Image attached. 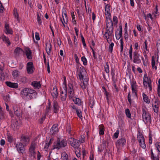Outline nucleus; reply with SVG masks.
I'll use <instances>...</instances> for the list:
<instances>
[{
	"label": "nucleus",
	"instance_id": "1",
	"mask_svg": "<svg viewBox=\"0 0 160 160\" xmlns=\"http://www.w3.org/2000/svg\"><path fill=\"white\" fill-rule=\"evenodd\" d=\"M129 56L130 60L132 61L134 63L138 64L141 62L140 58V54L138 53V51H135L133 52L132 56V45H131L129 51Z\"/></svg>",
	"mask_w": 160,
	"mask_h": 160
},
{
	"label": "nucleus",
	"instance_id": "2",
	"mask_svg": "<svg viewBox=\"0 0 160 160\" xmlns=\"http://www.w3.org/2000/svg\"><path fill=\"white\" fill-rule=\"evenodd\" d=\"M106 31L103 35L104 38L107 39V41L108 43H110L108 39L111 36L113 33L114 28L113 27V23L112 22H106Z\"/></svg>",
	"mask_w": 160,
	"mask_h": 160
},
{
	"label": "nucleus",
	"instance_id": "3",
	"mask_svg": "<svg viewBox=\"0 0 160 160\" xmlns=\"http://www.w3.org/2000/svg\"><path fill=\"white\" fill-rule=\"evenodd\" d=\"M67 145V142L66 139H63L60 140V138H58L57 141L54 142L52 146V149H59L65 147Z\"/></svg>",
	"mask_w": 160,
	"mask_h": 160
},
{
	"label": "nucleus",
	"instance_id": "4",
	"mask_svg": "<svg viewBox=\"0 0 160 160\" xmlns=\"http://www.w3.org/2000/svg\"><path fill=\"white\" fill-rule=\"evenodd\" d=\"M142 118L143 121L145 124L147 123L148 122L150 123L151 121V117L150 113L147 111L146 109L144 108H142Z\"/></svg>",
	"mask_w": 160,
	"mask_h": 160
},
{
	"label": "nucleus",
	"instance_id": "5",
	"mask_svg": "<svg viewBox=\"0 0 160 160\" xmlns=\"http://www.w3.org/2000/svg\"><path fill=\"white\" fill-rule=\"evenodd\" d=\"M14 113L17 117H21L22 114V111L20 106L18 105H15L13 106Z\"/></svg>",
	"mask_w": 160,
	"mask_h": 160
},
{
	"label": "nucleus",
	"instance_id": "6",
	"mask_svg": "<svg viewBox=\"0 0 160 160\" xmlns=\"http://www.w3.org/2000/svg\"><path fill=\"white\" fill-rule=\"evenodd\" d=\"M28 98L30 99L35 98L37 95V93L35 90L29 88H28Z\"/></svg>",
	"mask_w": 160,
	"mask_h": 160
},
{
	"label": "nucleus",
	"instance_id": "7",
	"mask_svg": "<svg viewBox=\"0 0 160 160\" xmlns=\"http://www.w3.org/2000/svg\"><path fill=\"white\" fill-rule=\"evenodd\" d=\"M138 139L140 147L143 149H145L146 148V145L145 143L144 137L142 135H140L138 137Z\"/></svg>",
	"mask_w": 160,
	"mask_h": 160
},
{
	"label": "nucleus",
	"instance_id": "8",
	"mask_svg": "<svg viewBox=\"0 0 160 160\" xmlns=\"http://www.w3.org/2000/svg\"><path fill=\"white\" fill-rule=\"evenodd\" d=\"M27 71L28 73L29 74H32L33 72L34 68L32 62H28L27 64Z\"/></svg>",
	"mask_w": 160,
	"mask_h": 160
},
{
	"label": "nucleus",
	"instance_id": "9",
	"mask_svg": "<svg viewBox=\"0 0 160 160\" xmlns=\"http://www.w3.org/2000/svg\"><path fill=\"white\" fill-rule=\"evenodd\" d=\"M69 87L68 89V97L70 99H72L74 97V92L72 85L71 83L68 84Z\"/></svg>",
	"mask_w": 160,
	"mask_h": 160
},
{
	"label": "nucleus",
	"instance_id": "10",
	"mask_svg": "<svg viewBox=\"0 0 160 160\" xmlns=\"http://www.w3.org/2000/svg\"><path fill=\"white\" fill-rule=\"evenodd\" d=\"M16 147L17 150L19 153H23L24 151V147L22 143L19 142L16 144Z\"/></svg>",
	"mask_w": 160,
	"mask_h": 160
},
{
	"label": "nucleus",
	"instance_id": "11",
	"mask_svg": "<svg viewBox=\"0 0 160 160\" xmlns=\"http://www.w3.org/2000/svg\"><path fill=\"white\" fill-rule=\"evenodd\" d=\"M24 52L26 54L27 58L29 59H32V52L30 49L28 47H26L24 48Z\"/></svg>",
	"mask_w": 160,
	"mask_h": 160
},
{
	"label": "nucleus",
	"instance_id": "12",
	"mask_svg": "<svg viewBox=\"0 0 160 160\" xmlns=\"http://www.w3.org/2000/svg\"><path fill=\"white\" fill-rule=\"evenodd\" d=\"M126 140L124 138H121L118 140L116 143V145L117 146H123L126 144Z\"/></svg>",
	"mask_w": 160,
	"mask_h": 160
},
{
	"label": "nucleus",
	"instance_id": "13",
	"mask_svg": "<svg viewBox=\"0 0 160 160\" xmlns=\"http://www.w3.org/2000/svg\"><path fill=\"white\" fill-rule=\"evenodd\" d=\"M64 89L65 90L64 92L63 91L61 92V99L62 101H65L67 97V88L64 87Z\"/></svg>",
	"mask_w": 160,
	"mask_h": 160
},
{
	"label": "nucleus",
	"instance_id": "14",
	"mask_svg": "<svg viewBox=\"0 0 160 160\" xmlns=\"http://www.w3.org/2000/svg\"><path fill=\"white\" fill-rule=\"evenodd\" d=\"M45 49L47 54L49 55L52 50V45L50 42L45 43Z\"/></svg>",
	"mask_w": 160,
	"mask_h": 160
},
{
	"label": "nucleus",
	"instance_id": "15",
	"mask_svg": "<svg viewBox=\"0 0 160 160\" xmlns=\"http://www.w3.org/2000/svg\"><path fill=\"white\" fill-rule=\"evenodd\" d=\"M7 85L11 88H17L18 87V84L17 83L12 82H10L7 81L5 82Z\"/></svg>",
	"mask_w": 160,
	"mask_h": 160
},
{
	"label": "nucleus",
	"instance_id": "16",
	"mask_svg": "<svg viewBox=\"0 0 160 160\" xmlns=\"http://www.w3.org/2000/svg\"><path fill=\"white\" fill-rule=\"evenodd\" d=\"M58 131V125L54 124L51 129L50 132L52 135L55 134Z\"/></svg>",
	"mask_w": 160,
	"mask_h": 160
},
{
	"label": "nucleus",
	"instance_id": "17",
	"mask_svg": "<svg viewBox=\"0 0 160 160\" xmlns=\"http://www.w3.org/2000/svg\"><path fill=\"white\" fill-rule=\"evenodd\" d=\"M86 70L83 67L80 68V70L78 74V76L80 80L82 79L83 78L84 74L85 73Z\"/></svg>",
	"mask_w": 160,
	"mask_h": 160
},
{
	"label": "nucleus",
	"instance_id": "18",
	"mask_svg": "<svg viewBox=\"0 0 160 160\" xmlns=\"http://www.w3.org/2000/svg\"><path fill=\"white\" fill-rule=\"evenodd\" d=\"M151 81V79H149L147 76L146 74H145L143 77V84L144 87L147 88L148 84L149 83L150 81Z\"/></svg>",
	"mask_w": 160,
	"mask_h": 160
},
{
	"label": "nucleus",
	"instance_id": "19",
	"mask_svg": "<svg viewBox=\"0 0 160 160\" xmlns=\"http://www.w3.org/2000/svg\"><path fill=\"white\" fill-rule=\"evenodd\" d=\"M21 141L25 144H27L29 142V138L22 135L21 137Z\"/></svg>",
	"mask_w": 160,
	"mask_h": 160
},
{
	"label": "nucleus",
	"instance_id": "20",
	"mask_svg": "<svg viewBox=\"0 0 160 160\" xmlns=\"http://www.w3.org/2000/svg\"><path fill=\"white\" fill-rule=\"evenodd\" d=\"M5 28L6 31V33L8 34H12L13 32L11 29L9 28V24L6 23L5 25Z\"/></svg>",
	"mask_w": 160,
	"mask_h": 160
},
{
	"label": "nucleus",
	"instance_id": "21",
	"mask_svg": "<svg viewBox=\"0 0 160 160\" xmlns=\"http://www.w3.org/2000/svg\"><path fill=\"white\" fill-rule=\"evenodd\" d=\"M28 88H25L21 90V94L22 95V97L28 96Z\"/></svg>",
	"mask_w": 160,
	"mask_h": 160
},
{
	"label": "nucleus",
	"instance_id": "22",
	"mask_svg": "<svg viewBox=\"0 0 160 160\" xmlns=\"http://www.w3.org/2000/svg\"><path fill=\"white\" fill-rule=\"evenodd\" d=\"M31 85L33 86L35 88H39L41 87L40 82L37 81H33L31 83Z\"/></svg>",
	"mask_w": 160,
	"mask_h": 160
},
{
	"label": "nucleus",
	"instance_id": "23",
	"mask_svg": "<svg viewBox=\"0 0 160 160\" xmlns=\"http://www.w3.org/2000/svg\"><path fill=\"white\" fill-rule=\"evenodd\" d=\"M62 17L63 19V21H62V19H61V20L62 21V23L63 25V26L65 27V25L64 24V23H67L68 22V17L67 15V14L65 13H62Z\"/></svg>",
	"mask_w": 160,
	"mask_h": 160
},
{
	"label": "nucleus",
	"instance_id": "24",
	"mask_svg": "<svg viewBox=\"0 0 160 160\" xmlns=\"http://www.w3.org/2000/svg\"><path fill=\"white\" fill-rule=\"evenodd\" d=\"M53 107L54 108V112L55 113H57L59 109V107L58 102L56 101H54Z\"/></svg>",
	"mask_w": 160,
	"mask_h": 160
},
{
	"label": "nucleus",
	"instance_id": "25",
	"mask_svg": "<svg viewBox=\"0 0 160 160\" xmlns=\"http://www.w3.org/2000/svg\"><path fill=\"white\" fill-rule=\"evenodd\" d=\"M73 141V147L74 148H78V147L80 144V141L73 138L72 139Z\"/></svg>",
	"mask_w": 160,
	"mask_h": 160
},
{
	"label": "nucleus",
	"instance_id": "26",
	"mask_svg": "<svg viewBox=\"0 0 160 160\" xmlns=\"http://www.w3.org/2000/svg\"><path fill=\"white\" fill-rule=\"evenodd\" d=\"M3 67H0V81H4L5 79V75L2 72Z\"/></svg>",
	"mask_w": 160,
	"mask_h": 160
},
{
	"label": "nucleus",
	"instance_id": "27",
	"mask_svg": "<svg viewBox=\"0 0 160 160\" xmlns=\"http://www.w3.org/2000/svg\"><path fill=\"white\" fill-rule=\"evenodd\" d=\"M99 134L100 135H102L104 134V127L102 125H99Z\"/></svg>",
	"mask_w": 160,
	"mask_h": 160
},
{
	"label": "nucleus",
	"instance_id": "28",
	"mask_svg": "<svg viewBox=\"0 0 160 160\" xmlns=\"http://www.w3.org/2000/svg\"><path fill=\"white\" fill-rule=\"evenodd\" d=\"M110 8L111 6L108 4L106 5L105 8V13L106 15L107 14H111L110 12Z\"/></svg>",
	"mask_w": 160,
	"mask_h": 160
},
{
	"label": "nucleus",
	"instance_id": "29",
	"mask_svg": "<svg viewBox=\"0 0 160 160\" xmlns=\"http://www.w3.org/2000/svg\"><path fill=\"white\" fill-rule=\"evenodd\" d=\"M12 125L14 126V129H18L20 126L18 121L17 120L14 121Z\"/></svg>",
	"mask_w": 160,
	"mask_h": 160
},
{
	"label": "nucleus",
	"instance_id": "30",
	"mask_svg": "<svg viewBox=\"0 0 160 160\" xmlns=\"http://www.w3.org/2000/svg\"><path fill=\"white\" fill-rule=\"evenodd\" d=\"M152 107H153V109L154 110V112L158 113V112L159 109L158 103H157L156 104L154 105H153V104L152 105Z\"/></svg>",
	"mask_w": 160,
	"mask_h": 160
},
{
	"label": "nucleus",
	"instance_id": "31",
	"mask_svg": "<svg viewBox=\"0 0 160 160\" xmlns=\"http://www.w3.org/2000/svg\"><path fill=\"white\" fill-rule=\"evenodd\" d=\"M32 146L30 147L29 149V151L30 153H32V155L33 154L34 155L35 154V147L34 145H34L33 144H32Z\"/></svg>",
	"mask_w": 160,
	"mask_h": 160
},
{
	"label": "nucleus",
	"instance_id": "32",
	"mask_svg": "<svg viewBox=\"0 0 160 160\" xmlns=\"http://www.w3.org/2000/svg\"><path fill=\"white\" fill-rule=\"evenodd\" d=\"M61 158L62 160H69L68 159V155L65 152L62 153Z\"/></svg>",
	"mask_w": 160,
	"mask_h": 160
},
{
	"label": "nucleus",
	"instance_id": "33",
	"mask_svg": "<svg viewBox=\"0 0 160 160\" xmlns=\"http://www.w3.org/2000/svg\"><path fill=\"white\" fill-rule=\"evenodd\" d=\"M94 99L92 98H90L89 100V105L90 107L92 108H93V106L94 105Z\"/></svg>",
	"mask_w": 160,
	"mask_h": 160
},
{
	"label": "nucleus",
	"instance_id": "34",
	"mask_svg": "<svg viewBox=\"0 0 160 160\" xmlns=\"http://www.w3.org/2000/svg\"><path fill=\"white\" fill-rule=\"evenodd\" d=\"M21 51H23V50L20 48L17 47L14 50V52L16 55H19Z\"/></svg>",
	"mask_w": 160,
	"mask_h": 160
},
{
	"label": "nucleus",
	"instance_id": "35",
	"mask_svg": "<svg viewBox=\"0 0 160 160\" xmlns=\"http://www.w3.org/2000/svg\"><path fill=\"white\" fill-rule=\"evenodd\" d=\"M54 92H52L51 94L53 98H56L58 95V92L56 88H53Z\"/></svg>",
	"mask_w": 160,
	"mask_h": 160
},
{
	"label": "nucleus",
	"instance_id": "36",
	"mask_svg": "<svg viewBox=\"0 0 160 160\" xmlns=\"http://www.w3.org/2000/svg\"><path fill=\"white\" fill-rule=\"evenodd\" d=\"M152 66L153 68H154L156 70L157 69V67L155 66V61L154 56H152Z\"/></svg>",
	"mask_w": 160,
	"mask_h": 160
},
{
	"label": "nucleus",
	"instance_id": "37",
	"mask_svg": "<svg viewBox=\"0 0 160 160\" xmlns=\"http://www.w3.org/2000/svg\"><path fill=\"white\" fill-rule=\"evenodd\" d=\"M119 38H117V37L116 36V38L117 40L119 39L120 38L122 37V26L121 25L119 26Z\"/></svg>",
	"mask_w": 160,
	"mask_h": 160
},
{
	"label": "nucleus",
	"instance_id": "38",
	"mask_svg": "<svg viewBox=\"0 0 160 160\" xmlns=\"http://www.w3.org/2000/svg\"><path fill=\"white\" fill-rule=\"evenodd\" d=\"M73 101L74 102L75 104H77L78 105H81V100L79 98H76L75 100L73 99Z\"/></svg>",
	"mask_w": 160,
	"mask_h": 160
},
{
	"label": "nucleus",
	"instance_id": "39",
	"mask_svg": "<svg viewBox=\"0 0 160 160\" xmlns=\"http://www.w3.org/2000/svg\"><path fill=\"white\" fill-rule=\"evenodd\" d=\"M20 72L18 70H15L13 71L12 75L15 78L17 77L19 75Z\"/></svg>",
	"mask_w": 160,
	"mask_h": 160
},
{
	"label": "nucleus",
	"instance_id": "40",
	"mask_svg": "<svg viewBox=\"0 0 160 160\" xmlns=\"http://www.w3.org/2000/svg\"><path fill=\"white\" fill-rule=\"evenodd\" d=\"M84 80H85V82H84V81L83 80V83L81 85V87L83 89H84L86 88V85L88 83V80L87 79H85Z\"/></svg>",
	"mask_w": 160,
	"mask_h": 160
},
{
	"label": "nucleus",
	"instance_id": "41",
	"mask_svg": "<svg viewBox=\"0 0 160 160\" xmlns=\"http://www.w3.org/2000/svg\"><path fill=\"white\" fill-rule=\"evenodd\" d=\"M106 22H112V19L111 18V14H107V15H106Z\"/></svg>",
	"mask_w": 160,
	"mask_h": 160
},
{
	"label": "nucleus",
	"instance_id": "42",
	"mask_svg": "<svg viewBox=\"0 0 160 160\" xmlns=\"http://www.w3.org/2000/svg\"><path fill=\"white\" fill-rule=\"evenodd\" d=\"M125 114L126 115V116L128 118H131V114L130 110L129 109L127 108L125 110Z\"/></svg>",
	"mask_w": 160,
	"mask_h": 160
},
{
	"label": "nucleus",
	"instance_id": "43",
	"mask_svg": "<svg viewBox=\"0 0 160 160\" xmlns=\"http://www.w3.org/2000/svg\"><path fill=\"white\" fill-rule=\"evenodd\" d=\"M14 13L13 14L14 16V17L15 18H16L17 19V20L18 21L19 19H18V14L17 12V9L16 8H14Z\"/></svg>",
	"mask_w": 160,
	"mask_h": 160
},
{
	"label": "nucleus",
	"instance_id": "44",
	"mask_svg": "<svg viewBox=\"0 0 160 160\" xmlns=\"http://www.w3.org/2000/svg\"><path fill=\"white\" fill-rule=\"evenodd\" d=\"M3 40L6 43H7L8 44V45H9L11 44L9 38L8 37H6V36H4V37L3 38Z\"/></svg>",
	"mask_w": 160,
	"mask_h": 160
},
{
	"label": "nucleus",
	"instance_id": "45",
	"mask_svg": "<svg viewBox=\"0 0 160 160\" xmlns=\"http://www.w3.org/2000/svg\"><path fill=\"white\" fill-rule=\"evenodd\" d=\"M137 86H134L133 88H132V93H134V95L135 96H137Z\"/></svg>",
	"mask_w": 160,
	"mask_h": 160
},
{
	"label": "nucleus",
	"instance_id": "46",
	"mask_svg": "<svg viewBox=\"0 0 160 160\" xmlns=\"http://www.w3.org/2000/svg\"><path fill=\"white\" fill-rule=\"evenodd\" d=\"M81 60L84 65L86 66L87 64V60L85 56H83L81 58Z\"/></svg>",
	"mask_w": 160,
	"mask_h": 160
},
{
	"label": "nucleus",
	"instance_id": "47",
	"mask_svg": "<svg viewBox=\"0 0 160 160\" xmlns=\"http://www.w3.org/2000/svg\"><path fill=\"white\" fill-rule=\"evenodd\" d=\"M3 98L5 101L6 102H9L10 100V97L8 94L6 96H3Z\"/></svg>",
	"mask_w": 160,
	"mask_h": 160
},
{
	"label": "nucleus",
	"instance_id": "48",
	"mask_svg": "<svg viewBox=\"0 0 160 160\" xmlns=\"http://www.w3.org/2000/svg\"><path fill=\"white\" fill-rule=\"evenodd\" d=\"M104 68L106 72L108 73L109 72V65L108 62L106 63V65L105 66Z\"/></svg>",
	"mask_w": 160,
	"mask_h": 160
},
{
	"label": "nucleus",
	"instance_id": "49",
	"mask_svg": "<svg viewBox=\"0 0 160 160\" xmlns=\"http://www.w3.org/2000/svg\"><path fill=\"white\" fill-rule=\"evenodd\" d=\"M113 21L114 22L113 23L114 25H117L118 24V18H117V17L116 16H113Z\"/></svg>",
	"mask_w": 160,
	"mask_h": 160
},
{
	"label": "nucleus",
	"instance_id": "50",
	"mask_svg": "<svg viewBox=\"0 0 160 160\" xmlns=\"http://www.w3.org/2000/svg\"><path fill=\"white\" fill-rule=\"evenodd\" d=\"M76 113L78 116L81 119L82 118V112L81 111L76 110Z\"/></svg>",
	"mask_w": 160,
	"mask_h": 160
},
{
	"label": "nucleus",
	"instance_id": "51",
	"mask_svg": "<svg viewBox=\"0 0 160 160\" xmlns=\"http://www.w3.org/2000/svg\"><path fill=\"white\" fill-rule=\"evenodd\" d=\"M7 138L8 139V141L9 142L11 143L12 142L13 138L11 136V135H7Z\"/></svg>",
	"mask_w": 160,
	"mask_h": 160
},
{
	"label": "nucleus",
	"instance_id": "52",
	"mask_svg": "<svg viewBox=\"0 0 160 160\" xmlns=\"http://www.w3.org/2000/svg\"><path fill=\"white\" fill-rule=\"evenodd\" d=\"M81 37L82 39V43L83 44V45L84 47H86V44L85 42V40L84 39V37L82 36V33H81Z\"/></svg>",
	"mask_w": 160,
	"mask_h": 160
},
{
	"label": "nucleus",
	"instance_id": "53",
	"mask_svg": "<svg viewBox=\"0 0 160 160\" xmlns=\"http://www.w3.org/2000/svg\"><path fill=\"white\" fill-rule=\"evenodd\" d=\"M116 80L115 79V78L112 79V81L113 83L114 87L116 89V91L117 92H118V88L117 87V85L116 84Z\"/></svg>",
	"mask_w": 160,
	"mask_h": 160
},
{
	"label": "nucleus",
	"instance_id": "54",
	"mask_svg": "<svg viewBox=\"0 0 160 160\" xmlns=\"http://www.w3.org/2000/svg\"><path fill=\"white\" fill-rule=\"evenodd\" d=\"M71 15H72V22H73V23H74L75 24H76V20H75V15H74V13L73 12H72Z\"/></svg>",
	"mask_w": 160,
	"mask_h": 160
},
{
	"label": "nucleus",
	"instance_id": "55",
	"mask_svg": "<svg viewBox=\"0 0 160 160\" xmlns=\"http://www.w3.org/2000/svg\"><path fill=\"white\" fill-rule=\"evenodd\" d=\"M114 44L113 42H112L109 45V51L111 52L112 53V50H113V47L114 46Z\"/></svg>",
	"mask_w": 160,
	"mask_h": 160
},
{
	"label": "nucleus",
	"instance_id": "56",
	"mask_svg": "<svg viewBox=\"0 0 160 160\" xmlns=\"http://www.w3.org/2000/svg\"><path fill=\"white\" fill-rule=\"evenodd\" d=\"M74 56L75 58V61L76 62L77 64H80L79 62V59L78 58V56L76 54H74Z\"/></svg>",
	"mask_w": 160,
	"mask_h": 160
},
{
	"label": "nucleus",
	"instance_id": "57",
	"mask_svg": "<svg viewBox=\"0 0 160 160\" xmlns=\"http://www.w3.org/2000/svg\"><path fill=\"white\" fill-rule=\"evenodd\" d=\"M4 10V7L0 1V13L2 12Z\"/></svg>",
	"mask_w": 160,
	"mask_h": 160
},
{
	"label": "nucleus",
	"instance_id": "58",
	"mask_svg": "<svg viewBox=\"0 0 160 160\" xmlns=\"http://www.w3.org/2000/svg\"><path fill=\"white\" fill-rule=\"evenodd\" d=\"M131 95H130V92H129L128 93V101L129 102L130 104L131 105Z\"/></svg>",
	"mask_w": 160,
	"mask_h": 160
},
{
	"label": "nucleus",
	"instance_id": "59",
	"mask_svg": "<svg viewBox=\"0 0 160 160\" xmlns=\"http://www.w3.org/2000/svg\"><path fill=\"white\" fill-rule=\"evenodd\" d=\"M37 21L38 22L39 25H41L42 23V21L38 13L37 14Z\"/></svg>",
	"mask_w": 160,
	"mask_h": 160
},
{
	"label": "nucleus",
	"instance_id": "60",
	"mask_svg": "<svg viewBox=\"0 0 160 160\" xmlns=\"http://www.w3.org/2000/svg\"><path fill=\"white\" fill-rule=\"evenodd\" d=\"M119 134V131L118 130H117L116 132L114 133L113 136L115 138H117L118 137V135Z\"/></svg>",
	"mask_w": 160,
	"mask_h": 160
},
{
	"label": "nucleus",
	"instance_id": "61",
	"mask_svg": "<svg viewBox=\"0 0 160 160\" xmlns=\"http://www.w3.org/2000/svg\"><path fill=\"white\" fill-rule=\"evenodd\" d=\"M136 82L135 81L133 80H132L131 82V88H133L134 86H137L136 85Z\"/></svg>",
	"mask_w": 160,
	"mask_h": 160
},
{
	"label": "nucleus",
	"instance_id": "62",
	"mask_svg": "<svg viewBox=\"0 0 160 160\" xmlns=\"http://www.w3.org/2000/svg\"><path fill=\"white\" fill-rule=\"evenodd\" d=\"M111 74L112 76V79L114 78V77L115 75V70L114 69L112 68L111 70Z\"/></svg>",
	"mask_w": 160,
	"mask_h": 160
},
{
	"label": "nucleus",
	"instance_id": "63",
	"mask_svg": "<svg viewBox=\"0 0 160 160\" xmlns=\"http://www.w3.org/2000/svg\"><path fill=\"white\" fill-rule=\"evenodd\" d=\"M73 139V138H70L68 140V143L69 144H70L71 146L73 147V140H72Z\"/></svg>",
	"mask_w": 160,
	"mask_h": 160
},
{
	"label": "nucleus",
	"instance_id": "64",
	"mask_svg": "<svg viewBox=\"0 0 160 160\" xmlns=\"http://www.w3.org/2000/svg\"><path fill=\"white\" fill-rule=\"evenodd\" d=\"M158 151L160 152V142H157L156 144Z\"/></svg>",
	"mask_w": 160,
	"mask_h": 160
}]
</instances>
